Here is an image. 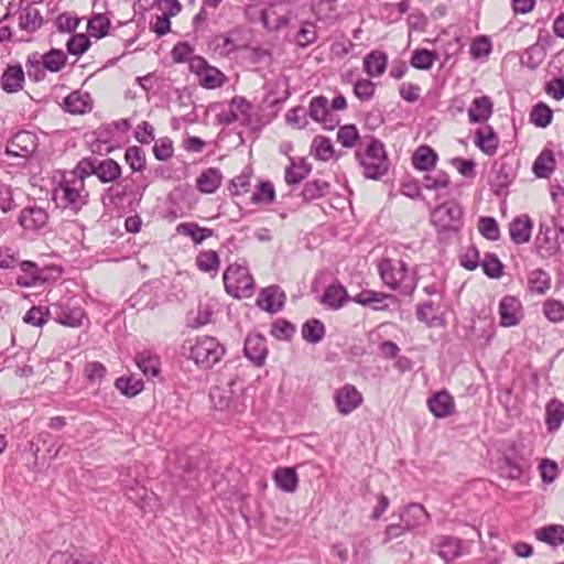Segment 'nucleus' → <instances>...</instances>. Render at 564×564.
<instances>
[{"mask_svg":"<svg viewBox=\"0 0 564 564\" xmlns=\"http://www.w3.org/2000/svg\"><path fill=\"white\" fill-rule=\"evenodd\" d=\"M188 66L189 70L198 76L199 85L206 89L219 88L226 82L225 75L200 56L188 58Z\"/></svg>","mask_w":564,"mask_h":564,"instance_id":"423d86ee","label":"nucleus"},{"mask_svg":"<svg viewBox=\"0 0 564 564\" xmlns=\"http://www.w3.org/2000/svg\"><path fill=\"white\" fill-rule=\"evenodd\" d=\"M243 351L245 356L257 367L262 366L268 355L264 336L260 334H249L245 340Z\"/></svg>","mask_w":564,"mask_h":564,"instance_id":"ddd939ff","label":"nucleus"},{"mask_svg":"<svg viewBox=\"0 0 564 564\" xmlns=\"http://www.w3.org/2000/svg\"><path fill=\"white\" fill-rule=\"evenodd\" d=\"M307 113L312 120L327 130L335 129L340 122L339 117L330 110L328 98L323 95L311 99Z\"/></svg>","mask_w":564,"mask_h":564,"instance_id":"6e6552de","label":"nucleus"},{"mask_svg":"<svg viewBox=\"0 0 564 564\" xmlns=\"http://www.w3.org/2000/svg\"><path fill=\"white\" fill-rule=\"evenodd\" d=\"M124 160L134 172H141L145 167V153L140 147H129L124 152Z\"/></svg>","mask_w":564,"mask_h":564,"instance_id":"603ef678","label":"nucleus"},{"mask_svg":"<svg viewBox=\"0 0 564 564\" xmlns=\"http://www.w3.org/2000/svg\"><path fill=\"white\" fill-rule=\"evenodd\" d=\"M378 271L382 282L392 290L401 288L408 274V265L404 261L382 259L378 264Z\"/></svg>","mask_w":564,"mask_h":564,"instance_id":"1a4fd4ad","label":"nucleus"},{"mask_svg":"<svg viewBox=\"0 0 564 564\" xmlns=\"http://www.w3.org/2000/svg\"><path fill=\"white\" fill-rule=\"evenodd\" d=\"M116 388L127 397H134L143 390V382L132 377H120L115 382Z\"/></svg>","mask_w":564,"mask_h":564,"instance_id":"864d4df0","label":"nucleus"},{"mask_svg":"<svg viewBox=\"0 0 564 564\" xmlns=\"http://www.w3.org/2000/svg\"><path fill=\"white\" fill-rule=\"evenodd\" d=\"M348 301L346 289L338 282L328 285L322 297V303L330 310H339Z\"/></svg>","mask_w":564,"mask_h":564,"instance_id":"aec40b11","label":"nucleus"},{"mask_svg":"<svg viewBox=\"0 0 564 564\" xmlns=\"http://www.w3.org/2000/svg\"><path fill=\"white\" fill-rule=\"evenodd\" d=\"M546 41L547 39L543 43L540 34L538 41L522 53L520 57L521 64L530 69L538 68L546 56Z\"/></svg>","mask_w":564,"mask_h":564,"instance_id":"a211bd4d","label":"nucleus"},{"mask_svg":"<svg viewBox=\"0 0 564 564\" xmlns=\"http://www.w3.org/2000/svg\"><path fill=\"white\" fill-rule=\"evenodd\" d=\"M291 11L280 2L264 9L260 13V21L268 31H279L285 28L291 21Z\"/></svg>","mask_w":564,"mask_h":564,"instance_id":"9b49d317","label":"nucleus"},{"mask_svg":"<svg viewBox=\"0 0 564 564\" xmlns=\"http://www.w3.org/2000/svg\"><path fill=\"white\" fill-rule=\"evenodd\" d=\"M532 223L529 216L516 217L509 228L510 238L514 243H525L531 238Z\"/></svg>","mask_w":564,"mask_h":564,"instance_id":"5701e85b","label":"nucleus"},{"mask_svg":"<svg viewBox=\"0 0 564 564\" xmlns=\"http://www.w3.org/2000/svg\"><path fill=\"white\" fill-rule=\"evenodd\" d=\"M24 72L21 66H8L1 77L2 89L7 93H17L23 88Z\"/></svg>","mask_w":564,"mask_h":564,"instance_id":"393cba45","label":"nucleus"},{"mask_svg":"<svg viewBox=\"0 0 564 564\" xmlns=\"http://www.w3.org/2000/svg\"><path fill=\"white\" fill-rule=\"evenodd\" d=\"M284 300L285 295L281 289L276 285H272L262 290L259 305L268 312L276 313L282 308Z\"/></svg>","mask_w":564,"mask_h":564,"instance_id":"412c9836","label":"nucleus"},{"mask_svg":"<svg viewBox=\"0 0 564 564\" xmlns=\"http://www.w3.org/2000/svg\"><path fill=\"white\" fill-rule=\"evenodd\" d=\"M324 335L325 326L319 319H310L302 327V336L308 343H319Z\"/></svg>","mask_w":564,"mask_h":564,"instance_id":"49530a36","label":"nucleus"},{"mask_svg":"<svg viewBox=\"0 0 564 564\" xmlns=\"http://www.w3.org/2000/svg\"><path fill=\"white\" fill-rule=\"evenodd\" d=\"M176 232L178 235H184L189 237L195 245L202 243L207 238L214 236V230L200 227L197 223H182L176 227Z\"/></svg>","mask_w":564,"mask_h":564,"instance_id":"2f4dec72","label":"nucleus"},{"mask_svg":"<svg viewBox=\"0 0 564 564\" xmlns=\"http://www.w3.org/2000/svg\"><path fill=\"white\" fill-rule=\"evenodd\" d=\"M404 528L410 532L430 521V514L420 503H410L399 514Z\"/></svg>","mask_w":564,"mask_h":564,"instance_id":"4468645a","label":"nucleus"},{"mask_svg":"<svg viewBox=\"0 0 564 564\" xmlns=\"http://www.w3.org/2000/svg\"><path fill=\"white\" fill-rule=\"evenodd\" d=\"M107 369L104 364L99 361L87 362L83 368V376L88 384H100L106 377Z\"/></svg>","mask_w":564,"mask_h":564,"instance_id":"c03bdc74","label":"nucleus"},{"mask_svg":"<svg viewBox=\"0 0 564 564\" xmlns=\"http://www.w3.org/2000/svg\"><path fill=\"white\" fill-rule=\"evenodd\" d=\"M235 382L230 381L223 387H214L209 391L213 406L219 411L239 413L243 410L240 393L234 390Z\"/></svg>","mask_w":564,"mask_h":564,"instance_id":"0eeeda50","label":"nucleus"},{"mask_svg":"<svg viewBox=\"0 0 564 564\" xmlns=\"http://www.w3.org/2000/svg\"><path fill=\"white\" fill-rule=\"evenodd\" d=\"M196 265L202 272L216 275L220 265V259L216 251L204 250L196 257Z\"/></svg>","mask_w":564,"mask_h":564,"instance_id":"ea45409f","label":"nucleus"},{"mask_svg":"<svg viewBox=\"0 0 564 564\" xmlns=\"http://www.w3.org/2000/svg\"><path fill=\"white\" fill-rule=\"evenodd\" d=\"M89 46V39L85 34L72 35L66 43L68 53L76 56L84 54Z\"/></svg>","mask_w":564,"mask_h":564,"instance_id":"e2e57ef3","label":"nucleus"},{"mask_svg":"<svg viewBox=\"0 0 564 564\" xmlns=\"http://www.w3.org/2000/svg\"><path fill=\"white\" fill-rule=\"evenodd\" d=\"M42 65L50 72H59L66 63V55L61 50H51L41 56Z\"/></svg>","mask_w":564,"mask_h":564,"instance_id":"8fccbe9b","label":"nucleus"},{"mask_svg":"<svg viewBox=\"0 0 564 564\" xmlns=\"http://www.w3.org/2000/svg\"><path fill=\"white\" fill-rule=\"evenodd\" d=\"M359 138L358 130L354 124H346L339 128L337 132L338 142L345 148H351Z\"/></svg>","mask_w":564,"mask_h":564,"instance_id":"338daca9","label":"nucleus"},{"mask_svg":"<svg viewBox=\"0 0 564 564\" xmlns=\"http://www.w3.org/2000/svg\"><path fill=\"white\" fill-rule=\"evenodd\" d=\"M479 232L488 240L496 241L500 238L498 223L492 217H480L478 223Z\"/></svg>","mask_w":564,"mask_h":564,"instance_id":"6e6d98bb","label":"nucleus"},{"mask_svg":"<svg viewBox=\"0 0 564 564\" xmlns=\"http://www.w3.org/2000/svg\"><path fill=\"white\" fill-rule=\"evenodd\" d=\"M528 284L532 293L544 294L551 286V278L545 271L536 269L529 273Z\"/></svg>","mask_w":564,"mask_h":564,"instance_id":"37998d69","label":"nucleus"},{"mask_svg":"<svg viewBox=\"0 0 564 564\" xmlns=\"http://www.w3.org/2000/svg\"><path fill=\"white\" fill-rule=\"evenodd\" d=\"M221 184V173L217 169H207L197 178V188L202 193L212 194Z\"/></svg>","mask_w":564,"mask_h":564,"instance_id":"e433bc0d","label":"nucleus"},{"mask_svg":"<svg viewBox=\"0 0 564 564\" xmlns=\"http://www.w3.org/2000/svg\"><path fill=\"white\" fill-rule=\"evenodd\" d=\"M500 325L512 327L520 323L523 317L522 304L514 296H505L499 303Z\"/></svg>","mask_w":564,"mask_h":564,"instance_id":"f8f14e48","label":"nucleus"},{"mask_svg":"<svg viewBox=\"0 0 564 564\" xmlns=\"http://www.w3.org/2000/svg\"><path fill=\"white\" fill-rule=\"evenodd\" d=\"M553 117L552 109L543 102L535 105L530 113L531 122L539 128H546Z\"/></svg>","mask_w":564,"mask_h":564,"instance_id":"3c124183","label":"nucleus"},{"mask_svg":"<svg viewBox=\"0 0 564 564\" xmlns=\"http://www.w3.org/2000/svg\"><path fill=\"white\" fill-rule=\"evenodd\" d=\"M334 402L337 412L346 416L362 404L364 398L355 386L346 383L334 391Z\"/></svg>","mask_w":564,"mask_h":564,"instance_id":"9d476101","label":"nucleus"},{"mask_svg":"<svg viewBox=\"0 0 564 564\" xmlns=\"http://www.w3.org/2000/svg\"><path fill=\"white\" fill-rule=\"evenodd\" d=\"M312 12L317 21L334 23L337 19L336 9L330 0H316L312 4Z\"/></svg>","mask_w":564,"mask_h":564,"instance_id":"58836bf2","label":"nucleus"},{"mask_svg":"<svg viewBox=\"0 0 564 564\" xmlns=\"http://www.w3.org/2000/svg\"><path fill=\"white\" fill-rule=\"evenodd\" d=\"M462 215L460 206L448 200L431 212V223L438 231H458L462 227Z\"/></svg>","mask_w":564,"mask_h":564,"instance_id":"39448f33","label":"nucleus"},{"mask_svg":"<svg viewBox=\"0 0 564 564\" xmlns=\"http://www.w3.org/2000/svg\"><path fill=\"white\" fill-rule=\"evenodd\" d=\"M95 175L101 183H112L121 175V166L112 159H106L95 167Z\"/></svg>","mask_w":564,"mask_h":564,"instance_id":"f704fd0d","label":"nucleus"},{"mask_svg":"<svg viewBox=\"0 0 564 564\" xmlns=\"http://www.w3.org/2000/svg\"><path fill=\"white\" fill-rule=\"evenodd\" d=\"M311 173V165L303 159H291V164L285 169L284 181L288 185L300 184Z\"/></svg>","mask_w":564,"mask_h":564,"instance_id":"c85d7f7f","label":"nucleus"},{"mask_svg":"<svg viewBox=\"0 0 564 564\" xmlns=\"http://www.w3.org/2000/svg\"><path fill=\"white\" fill-rule=\"evenodd\" d=\"M492 101L488 96L477 97L468 109V119L471 123L488 120L492 113Z\"/></svg>","mask_w":564,"mask_h":564,"instance_id":"4be33fe9","label":"nucleus"},{"mask_svg":"<svg viewBox=\"0 0 564 564\" xmlns=\"http://www.w3.org/2000/svg\"><path fill=\"white\" fill-rule=\"evenodd\" d=\"M564 421V404L557 399H552L545 411V424L550 432L557 431Z\"/></svg>","mask_w":564,"mask_h":564,"instance_id":"72a5a7b5","label":"nucleus"},{"mask_svg":"<svg viewBox=\"0 0 564 564\" xmlns=\"http://www.w3.org/2000/svg\"><path fill=\"white\" fill-rule=\"evenodd\" d=\"M109 26H110L109 20L102 14H97L94 18H91L88 21V25H87L89 35H91L96 39H101L105 35H107Z\"/></svg>","mask_w":564,"mask_h":564,"instance_id":"4d7b16f0","label":"nucleus"},{"mask_svg":"<svg viewBox=\"0 0 564 564\" xmlns=\"http://www.w3.org/2000/svg\"><path fill=\"white\" fill-rule=\"evenodd\" d=\"M47 221V214L43 208H24L19 216V224L25 230H37L43 228Z\"/></svg>","mask_w":564,"mask_h":564,"instance_id":"6ab92c4d","label":"nucleus"},{"mask_svg":"<svg viewBox=\"0 0 564 564\" xmlns=\"http://www.w3.org/2000/svg\"><path fill=\"white\" fill-rule=\"evenodd\" d=\"M329 192V184L323 180H314L307 182L302 189V197L306 202L315 200L324 197Z\"/></svg>","mask_w":564,"mask_h":564,"instance_id":"79ce46f5","label":"nucleus"},{"mask_svg":"<svg viewBox=\"0 0 564 564\" xmlns=\"http://www.w3.org/2000/svg\"><path fill=\"white\" fill-rule=\"evenodd\" d=\"M436 59V54L429 50H416L413 52L411 57V65L416 69H430L434 61Z\"/></svg>","mask_w":564,"mask_h":564,"instance_id":"5fc2aeb1","label":"nucleus"},{"mask_svg":"<svg viewBox=\"0 0 564 564\" xmlns=\"http://www.w3.org/2000/svg\"><path fill=\"white\" fill-rule=\"evenodd\" d=\"M469 53L473 58L486 57L491 53V42L488 36H477L470 44Z\"/></svg>","mask_w":564,"mask_h":564,"instance_id":"bf43d9fd","label":"nucleus"},{"mask_svg":"<svg viewBox=\"0 0 564 564\" xmlns=\"http://www.w3.org/2000/svg\"><path fill=\"white\" fill-rule=\"evenodd\" d=\"M188 345L187 357L202 369L213 368L225 355L224 346L215 337L199 336Z\"/></svg>","mask_w":564,"mask_h":564,"instance_id":"7ed1b4c3","label":"nucleus"},{"mask_svg":"<svg viewBox=\"0 0 564 564\" xmlns=\"http://www.w3.org/2000/svg\"><path fill=\"white\" fill-rule=\"evenodd\" d=\"M65 111L73 115H84L93 109V99L86 91L75 90L72 91L64 99Z\"/></svg>","mask_w":564,"mask_h":564,"instance_id":"dca6fc26","label":"nucleus"},{"mask_svg":"<svg viewBox=\"0 0 564 564\" xmlns=\"http://www.w3.org/2000/svg\"><path fill=\"white\" fill-rule=\"evenodd\" d=\"M543 312L552 323L564 321V304L556 300H549L544 303Z\"/></svg>","mask_w":564,"mask_h":564,"instance_id":"0e129e2a","label":"nucleus"},{"mask_svg":"<svg viewBox=\"0 0 564 564\" xmlns=\"http://www.w3.org/2000/svg\"><path fill=\"white\" fill-rule=\"evenodd\" d=\"M295 40L297 45L303 48L315 43L317 40L316 24L311 21L302 22Z\"/></svg>","mask_w":564,"mask_h":564,"instance_id":"09e8293b","label":"nucleus"},{"mask_svg":"<svg viewBox=\"0 0 564 564\" xmlns=\"http://www.w3.org/2000/svg\"><path fill=\"white\" fill-rule=\"evenodd\" d=\"M437 160L436 153L429 147L422 145L413 154V166L420 171L431 170Z\"/></svg>","mask_w":564,"mask_h":564,"instance_id":"4c0bfd02","label":"nucleus"},{"mask_svg":"<svg viewBox=\"0 0 564 564\" xmlns=\"http://www.w3.org/2000/svg\"><path fill=\"white\" fill-rule=\"evenodd\" d=\"M551 230L549 227L540 225V231L536 237L538 246L544 257H551L560 250V245L556 240L550 238Z\"/></svg>","mask_w":564,"mask_h":564,"instance_id":"a18cd8bd","label":"nucleus"},{"mask_svg":"<svg viewBox=\"0 0 564 564\" xmlns=\"http://www.w3.org/2000/svg\"><path fill=\"white\" fill-rule=\"evenodd\" d=\"M226 292L236 299H248L253 294L254 282L247 267L232 263L223 274Z\"/></svg>","mask_w":564,"mask_h":564,"instance_id":"20e7f679","label":"nucleus"},{"mask_svg":"<svg viewBox=\"0 0 564 564\" xmlns=\"http://www.w3.org/2000/svg\"><path fill=\"white\" fill-rule=\"evenodd\" d=\"M306 116L307 111L305 108L300 106L293 107L286 111L285 121L295 129H304L308 123Z\"/></svg>","mask_w":564,"mask_h":564,"instance_id":"13d9d810","label":"nucleus"},{"mask_svg":"<svg viewBox=\"0 0 564 564\" xmlns=\"http://www.w3.org/2000/svg\"><path fill=\"white\" fill-rule=\"evenodd\" d=\"M135 364L142 373L149 378L156 377L160 373V358L151 351H141L137 354Z\"/></svg>","mask_w":564,"mask_h":564,"instance_id":"7c9ffc66","label":"nucleus"},{"mask_svg":"<svg viewBox=\"0 0 564 564\" xmlns=\"http://www.w3.org/2000/svg\"><path fill=\"white\" fill-rule=\"evenodd\" d=\"M438 306L433 301H427L416 306V318L427 326H437L441 318L437 316Z\"/></svg>","mask_w":564,"mask_h":564,"instance_id":"a19ab883","label":"nucleus"},{"mask_svg":"<svg viewBox=\"0 0 564 564\" xmlns=\"http://www.w3.org/2000/svg\"><path fill=\"white\" fill-rule=\"evenodd\" d=\"M53 314L55 322L69 327H79L85 316L80 307L72 306L69 303L53 305Z\"/></svg>","mask_w":564,"mask_h":564,"instance_id":"2eb2a0df","label":"nucleus"},{"mask_svg":"<svg viewBox=\"0 0 564 564\" xmlns=\"http://www.w3.org/2000/svg\"><path fill=\"white\" fill-rule=\"evenodd\" d=\"M273 480L279 489L285 492H294L299 486V477L293 468H278L273 474Z\"/></svg>","mask_w":564,"mask_h":564,"instance_id":"c756f323","label":"nucleus"},{"mask_svg":"<svg viewBox=\"0 0 564 564\" xmlns=\"http://www.w3.org/2000/svg\"><path fill=\"white\" fill-rule=\"evenodd\" d=\"M359 163L364 167V175L367 178L379 180L389 169V162L384 145L381 141L370 138L365 150L356 153Z\"/></svg>","mask_w":564,"mask_h":564,"instance_id":"f03ea898","label":"nucleus"},{"mask_svg":"<svg viewBox=\"0 0 564 564\" xmlns=\"http://www.w3.org/2000/svg\"><path fill=\"white\" fill-rule=\"evenodd\" d=\"M437 554L445 561L451 562L460 555V542L452 536H441L436 543Z\"/></svg>","mask_w":564,"mask_h":564,"instance_id":"c9c22d12","label":"nucleus"},{"mask_svg":"<svg viewBox=\"0 0 564 564\" xmlns=\"http://www.w3.org/2000/svg\"><path fill=\"white\" fill-rule=\"evenodd\" d=\"M22 274L17 278V284L23 288H31L42 284L45 279L41 275L37 265L32 261L20 263Z\"/></svg>","mask_w":564,"mask_h":564,"instance_id":"a878e982","label":"nucleus"},{"mask_svg":"<svg viewBox=\"0 0 564 564\" xmlns=\"http://www.w3.org/2000/svg\"><path fill=\"white\" fill-rule=\"evenodd\" d=\"M313 148L315 151V156L322 161H328L334 154L332 141L325 137L314 138Z\"/></svg>","mask_w":564,"mask_h":564,"instance_id":"680f3d73","label":"nucleus"},{"mask_svg":"<svg viewBox=\"0 0 564 564\" xmlns=\"http://www.w3.org/2000/svg\"><path fill=\"white\" fill-rule=\"evenodd\" d=\"M53 198L58 206L77 214L88 204L89 192L80 176L64 172L54 188Z\"/></svg>","mask_w":564,"mask_h":564,"instance_id":"f257e3e1","label":"nucleus"},{"mask_svg":"<svg viewBox=\"0 0 564 564\" xmlns=\"http://www.w3.org/2000/svg\"><path fill=\"white\" fill-rule=\"evenodd\" d=\"M475 144L487 155H494L498 149V137L491 127L479 128L476 131Z\"/></svg>","mask_w":564,"mask_h":564,"instance_id":"cd10ccee","label":"nucleus"},{"mask_svg":"<svg viewBox=\"0 0 564 564\" xmlns=\"http://www.w3.org/2000/svg\"><path fill=\"white\" fill-rule=\"evenodd\" d=\"M427 406L435 417H447L454 412L455 402L447 391H441L429 398Z\"/></svg>","mask_w":564,"mask_h":564,"instance_id":"f3484780","label":"nucleus"},{"mask_svg":"<svg viewBox=\"0 0 564 564\" xmlns=\"http://www.w3.org/2000/svg\"><path fill=\"white\" fill-rule=\"evenodd\" d=\"M534 535L536 540L553 547L564 544V527L561 524H550L536 529Z\"/></svg>","mask_w":564,"mask_h":564,"instance_id":"bb28decb","label":"nucleus"},{"mask_svg":"<svg viewBox=\"0 0 564 564\" xmlns=\"http://www.w3.org/2000/svg\"><path fill=\"white\" fill-rule=\"evenodd\" d=\"M388 55L382 51H371L364 58V70L371 77L381 76L387 68Z\"/></svg>","mask_w":564,"mask_h":564,"instance_id":"b1692460","label":"nucleus"},{"mask_svg":"<svg viewBox=\"0 0 564 564\" xmlns=\"http://www.w3.org/2000/svg\"><path fill=\"white\" fill-rule=\"evenodd\" d=\"M33 140L29 132L22 131L14 134L10 141V148H19L22 153L14 152L15 155L26 156L32 151Z\"/></svg>","mask_w":564,"mask_h":564,"instance_id":"052dcab7","label":"nucleus"},{"mask_svg":"<svg viewBox=\"0 0 564 564\" xmlns=\"http://www.w3.org/2000/svg\"><path fill=\"white\" fill-rule=\"evenodd\" d=\"M53 564H93V562L83 554L58 553L52 557Z\"/></svg>","mask_w":564,"mask_h":564,"instance_id":"774afa93","label":"nucleus"},{"mask_svg":"<svg viewBox=\"0 0 564 564\" xmlns=\"http://www.w3.org/2000/svg\"><path fill=\"white\" fill-rule=\"evenodd\" d=\"M174 152L173 142L170 138L164 137L155 141L153 154L159 161H166L172 158Z\"/></svg>","mask_w":564,"mask_h":564,"instance_id":"69168bd1","label":"nucleus"},{"mask_svg":"<svg viewBox=\"0 0 564 564\" xmlns=\"http://www.w3.org/2000/svg\"><path fill=\"white\" fill-rule=\"evenodd\" d=\"M42 25V17L35 8H26L19 18V26L28 32H34Z\"/></svg>","mask_w":564,"mask_h":564,"instance_id":"de8ad7c7","label":"nucleus"},{"mask_svg":"<svg viewBox=\"0 0 564 564\" xmlns=\"http://www.w3.org/2000/svg\"><path fill=\"white\" fill-rule=\"evenodd\" d=\"M533 173L540 178H547L555 170L553 151L544 149L533 163Z\"/></svg>","mask_w":564,"mask_h":564,"instance_id":"473e14b6","label":"nucleus"}]
</instances>
